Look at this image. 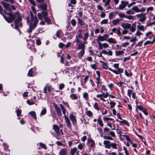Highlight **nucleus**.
Listing matches in <instances>:
<instances>
[{
	"label": "nucleus",
	"mask_w": 155,
	"mask_h": 155,
	"mask_svg": "<svg viewBox=\"0 0 155 155\" xmlns=\"http://www.w3.org/2000/svg\"><path fill=\"white\" fill-rule=\"evenodd\" d=\"M83 97L86 101H88L89 99L88 94L86 92H84L83 93Z\"/></svg>",
	"instance_id": "f704fd0d"
},
{
	"label": "nucleus",
	"mask_w": 155,
	"mask_h": 155,
	"mask_svg": "<svg viewBox=\"0 0 155 155\" xmlns=\"http://www.w3.org/2000/svg\"><path fill=\"white\" fill-rule=\"evenodd\" d=\"M126 13L127 14L130 15H133L135 14L133 10L132 9V8L131 9H130L127 11H126Z\"/></svg>",
	"instance_id": "c9c22d12"
},
{
	"label": "nucleus",
	"mask_w": 155,
	"mask_h": 155,
	"mask_svg": "<svg viewBox=\"0 0 155 155\" xmlns=\"http://www.w3.org/2000/svg\"><path fill=\"white\" fill-rule=\"evenodd\" d=\"M84 146V143L80 144L78 146V148L80 150H82Z\"/></svg>",
	"instance_id": "8fccbe9b"
},
{
	"label": "nucleus",
	"mask_w": 155,
	"mask_h": 155,
	"mask_svg": "<svg viewBox=\"0 0 155 155\" xmlns=\"http://www.w3.org/2000/svg\"><path fill=\"white\" fill-rule=\"evenodd\" d=\"M129 45V43L128 42H125L121 44V46L122 47H125Z\"/></svg>",
	"instance_id": "5fc2aeb1"
},
{
	"label": "nucleus",
	"mask_w": 155,
	"mask_h": 155,
	"mask_svg": "<svg viewBox=\"0 0 155 155\" xmlns=\"http://www.w3.org/2000/svg\"><path fill=\"white\" fill-rule=\"evenodd\" d=\"M97 130L99 131L100 133V134L101 135V137H102L103 134V132L102 131V129L100 127H98L97 128Z\"/></svg>",
	"instance_id": "de8ad7c7"
},
{
	"label": "nucleus",
	"mask_w": 155,
	"mask_h": 155,
	"mask_svg": "<svg viewBox=\"0 0 155 155\" xmlns=\"http://www.w3.org/2000/svg\"><path fill=\"white\" fill-rule=\"evenodd\" d=\"M121 26L124 29H129L132 32H134L136 29V23L135 22L132 25L130 24L123 22L121 25Z\"/></svg>",
	"instance_id": "20e7f679"
},
{
	"label": "nucleus",
	"mask_w": 155,
	"mask_h": 155,
	"mask_svg": "<svg viewBox=\"0 0 155 155\" xmlns=\"http://www.w3.org/2000/svg\"><path fill=\"white\" fill-rule=\"evenodd\" d=\"M53 128L56 134L57 135H60L59 131L60 128L58 126L57 124H54L53 126Z\"/></svg>",
	"instance_id": "4468645a"
},
{
	"label": "nucleus",
	"mask_w": 155,
	"mask_h": 155,
	"mask_svg": "<svg viewBox=\"0 0 155 155\" xmlns=\"http://www.w3.org/2000/svg\"><path fill=\"white\" fill-rule=\"evenodd\" d=\"M116 16V15L114 12H111L109 14V18L110 20L114 18Z\"/></svg>",
	"instance_id": "412c9836"
},
{
	"label": "nucleus",
	"mask_w": 155,
	"mask_h": 155,
	"mask_svg": "<svg viewBox=\"0 0 155 155\" xmlns=\"http://www.w3.org/2000/svg\"><path fill=\"white\" fill-rule=\"evenodd\" d=\"M45 20L47 22L48 24H49L51 23L50 19L48 17H45L44 18Z\"/></svg>",
	"instance_id": "13d9d810"
},
{
	"label": "nucleus",
	"mask_w": 155,
	"mask_h": 155,
	"mask_svg": "<svg viewBox=\"0 0 155 155\" xmlns=\"http://www.w3.org/2000/svg\"><path fill=\"white\" fill-rule=\"evenodd\" d=\"M146 14L145 13H141L140 14H138L136 15V16L139 18V21L142 22H143L146 19Z\"/></svg>",
	"instance_id": "0eeeda50"
},
{
	"label": "nucleus",
	"mask_w": 155,
	"mask_h": 155,
	"mask_svg": "<svg viewBox=\"0 0 155 155\" xmlns=\"http://www.w3.org/2000/svg\"><path fill=\"white\" fill-rule=\"evenodd\" d=\"M137 30H141L143 31H144V26L141 25L140 23H139V25H137Z\"/></svg>",
	"instance_id": "bb28decb"
},
{
	"label": "nucleus",
	"mask_w": 155,
	"mask_h": 155,
	"mask_svg": "<svg viewBox=\"0 0 155 155\" xmlns=\"http://www.w3.org/2000/svg\"><path fill=\"white\" fill-rule=\"evenodd\" d=\"M77 150V149L76 147H74L70 151V153L71 155H75L74 153L76 152Z\"/></svg>",
	"instance_id": "cd10ccee"
},
{
	"label": "nucleus",
	"mask_w": 155,
	"mask_h": 155,
	"mask_svg": "<svg viewBox=\"0 0 155 155\" xmlns=\"http://www.w3.org/2000/svg\"><path fill=\"white\" fill-rule=\"evenodd\" d=\"M42 14L44 17V18H45V17H47L48 15V14L46 12L43 11L42 12Z\"/></svg>",
	"instance_id": "774afa93"
},
{
	"label": "nucleus",
	"mask_w": 155,
	"mask_h": 155,
	"mask_svg": "<svg viewBox=\"0 0 155 155\" xmlns=\"http://www.w3.org/2000/svg\"><path fill=\"white\" fill-rule=\"evenodd\" d=\"M108 20L107 19H104L103 20H102L101 22V25L102 24H107L108 23Z\"/></svg>",
	"instance_id": "3c124183"
},
{
	"label": "nucleus",
	"mask_w": 155,
	"mask_h": 155,
	"mask_svg": "<svg viewBox=\"0 0 155 155\" xmlns=\"http://www.w3.org/2000/svg\"><path fill=\"white\" fill-rule=\"evenodd\" d=\"M143 41L142 40L139 42L136 45L135 47H137V46L140 47L141 46L143 43Z\"/></svg>",
	"instance_id": "052dcab7"
},
{
	"label": "nucleus",
	"mask_w": 155,
	"mask_h": 155,
	"mask_svg": "<svg viewBox=\"0 0 155 155\" xmlns=\"http://www.w3.org/2000/svg\"><path fill=\"white\" fill-rule=\"evenodd\" d=\"M113 66L114 68H117V70H114V71L116 72V73H114V74H119L122 73L123 72V70L122 68H119V64H113Z\"/></svg>",
	"instance_id": "1a4fd4ad"
},
{
	"label": "nucleus",
	"mask_w": 155,
	"mask_h": 155,
	"mask_svg": "<svg viewBox=\"0 0 155 155\" xmlns=\"http://www.w3.org/2000/svg\"><path fill=\"white\" fill-rule=\"evenodd\" d=\"M4 12L6 15L9 16L7 17L6 16L4 15V18L6 21L9 23L12 22L14 20H15L14 28L18 30L20 32V31L19 29V27H21L22 25L21 23L20 22L22 20L21 18L20 13L18 12H16L15 13L12 14V12L10 13L7 12L5 11H4Z\"/></svg>",
	"instance_id": "f257e3e1"
},
{
	"label": "nucleus",
	"mask_w": 155,
	"mask_h": 155,
	"mask_svg": "<svg viewBox=\"0 0 155 155\" xmlns=\"http://www.w3.org/2000/svg\"><path fill=\"white\" fill-rule=\"evenodd\" d=\"M39 145L41 146L42 148H44L45 149H47V147L46 146L45 144L41 143H39Z\"/></svg>",
	"instance_id": "4d7b16f0"
},
{
	"label": "nucleus",
	"mask_w": 155,
	"mask_h": 155,
	"mask_svg": "<svg viewBox=\"0 0 155 155\" xmlns=\"http://www.w3.org/2000/svg\"><path fill=\"white\" fill-rule=\"evenodd\" d=\"M62 34V32L61 30H59L57 31L55 35L58 38H61V37Z\"/></svg>",
	"instance_id": "7c9ffc66"
},
{
	"label": "nucleus",
	"mask_w": 155,
	"mask_h": 155,
	"mask_svg": "<svg viewBox=\"0 0 155 155\" xmlns=\"http://www.w3.org/2000/svg\"><path fill=\"white\" fill-rule=\"evenodd\" d=\"M110 142L107 140H104L103 142L105 147L107 149H110Z\"/></svg>",
	"instance_id": "2eb2a0df"
},
{
	"label": "nucleus",
	"mask_w": 155,
	"mask_h": 155,
	"mask_svg": "<svg viewBox=\"0 0 155 155\" xmlns=\"http://www.w3.org/2000/svg\"><path fill=\"white\" fill-rule=\"evenodd\" d=\"M116 34H117L118 35L120 36L121 35V33L120 28H118L117 29V30Z\"/></svg>",
	"instance_id": "680f3d73"
},
{
	"label": "nucleus",
	"mask_w": 155,
	"mask_h": 155,
	"mask_svg": "<svg viewBox=\"0 0 155 155\" xmlns=\"http://www.w3.org/2000/svg\"><path fill=\"white\" fill-rule=\"evenodd\" d=\"M102 2L104 3V6L106 7L107 5H109L111 0H102Z\"/></svg>",
	"instance_id": "72a5a7b5"
},
{
	"label": "nucleus",
	"mask_w": 155,
	"mask_h": 155,
	"mask_svg": "<svg viewBox=\"0 0 155 155\" xmlns=\"http://www.w3.org/2000/svg\"><path fill=\"white\" fill-rule=\"evenodd\" d=\"M132 8L134 13L135 12L137 13L140 12V9L137 6H134L132 7Z\"/></svg>",
	"instance_id": "c756f323"
},
{
	"label": "nucleus",
	"mask_w": 155,
	"mask_h": 155,
	"mask_svg": "<svg viewBox=\"0 0 155 155\" xmlns=\"http://www.w3.org/2000/svg\"><path fill=\"white\" fill-rule=\"evenodd\" d=\"M60 107L56 104H54V107L57 115L59 117L62 116V112L64 116V119L68 127L70 128L71 127V124L68 117L66 115V110L64 106L61 104H59Z\"/></svg>",
	"instance_id": "f03ea898"
},
{
	"label": "nucleus",
	"mask_w": 155,
	"mask_h": 155,
	"mask_svg": "<svg viewBox=\"0 0 155 155\" xmlns=\"http://www.w3.org/2000/svg\"><path fill=\"white\" fill-rule=\"evenodd\" d=\"M128 3V1H122L119 6L118 9L120 10H123L126 7Z\"/></svg>",
	"instance_id": "9b49d317"
},
{
	"label": "nucleus",
	"mask_w": 155,
	"mask_h": 155,
	"mask_svg": "<svg viewBox=\"0 0 155 155\" xmlns=\"http://www.w3.org/2000/svg\"><path fill=\"white\" fill-rule=\"evenodd\" d=\"M38 7L41 8L43 10H46L47 9V5L45 3H43L39 5Z\"/></svg>",
	"instance_id": "aec40b11"
},
{
	"label": "nucleus",
	"mask_w": 155,
	"mask_h": 155,
	"mask_svg": "<svg viewBox=\"0 0 155 155\" xmlns=\"http://www.w3.org/2000/svg\"><path fill=\"white\" fill-rule=\"evenodd\" d=\"M87 144L91 148H94L95 145V143L94 141L90 138L87 139Z\"/></svg>",
	"instance_id": "f8f14e48"
},
{
	"label": "nucleus",
	"mask_w": 155,
	"mask_h": 155,
	"mask_svg": "<svg viewBox=\"0 0 155 155\" xmlns=\"http://www.w3.org/2000/svg\"><path fill=\"white\" fill-rule=\"evenodd\" d=\"M110 107L112 108L115 105L116 103L113 101H110Z\"/></svg>",
	"instance_id": "338daca9"
},
{
	"label": "nucleus",
	"mask_w": 155,
	"mask_h": 155,
	"mask_svg": "<svg viewBox=\"0 0 155 155\" xmlns=\"http://www.w3.org/2000/svg\"><path fill=\"white\" fill-rule=\"evenodd\" d=\"M59 155H67V150L65 149H61L59 152Z\"/></svg>",
	"instance_id": "5701e85b"
},
{
	"label": "nucleus",
	"mask_w": 155,
	"mask_h": 155,
	"mask_svg": "<svg viewBox=\"0 0 155 155\" xmlns=\"http://www.w3.org/2000/svg\"><path fill=\"white\" fill-rule=\"evenodd\" d=\"M118 146L119 145L117 144L116 143H110V147H111L112 148L114 149H117V146Z\"/></svg>",
	"instance_id": "e433bc0d"
},
{
	"label": "nucleus",
	"mask_w": 155,
	"mask_h": 155,
	"mask_svg": "<svg viewBox=\"0 0 155 155\" xmlns=\"http://www.w3.org/2000/svg\"><path fill=\"white\" fill-rule=\"evenodd\" d=\"M84 50H81L80 51L78 54V57L80 58H81L84 54Z\"/></svg>",
	"instance_id": "473e14b6"
},
{
	"label": "nucleus",
	"mask_w": 155,
	"mask_h": 155,
	"mask_svg": "<svg viewBox=\"0 0 155 155\" xmlns=\"http://www.w3.org/2000/svg\"><path fill=\"white\" fill-rule=\"evenodd\" d=\"M86 43H84V42L82 43V42L80 43L78 45V47L77 48L78 50L81 49V50H84L85 48V45L84 44Z\"/></svg>",
	"instance_id": "f3484780"
},
{
	"label": "nucleus",
	"mask_w": 155,
	"mask_h": 155,
	"mask_svg": "<svg viewBox=\"0 0 155 155\" xmlns=\"http://www.w3.org/2000/svg\"><path fill=\"white\" fill-rule=\"evenodd\" d=\"M65 85L63 83H61L59 84V87L60 90L62 89L64 87Z\"/></svg>",
	"instance_id": "bf43d9fd"
},
{
	"label": "nucleus",
	"mask_w": 155,
	"mask_h": 155,
	"mask_svg": "<svg viewBox=\"0 0 155 155\" xmlns=\"http://www.w3.org/2000/svg\"><path fill=\"white\" fill-rule=\"evenodd\" d=\"M30 13L31 15L30 20H35V19H38L36 15L34 16L33 13L31 11H30Z\"/></svg>",
	"instance_id": "a19ab883"
},
{
	"label": "nucleus",
	"mask_w": 155,
	"mask_h": 155,
	"mask_svg": "<svg viewBox=\"0 0 155 155\" xmlns=\"http://www.w3.org/2000/svg\"><path fill=\"white\" fill-rule=\"evenodd\" d=\"M70 97L73 100H77L78 97L77 95L75 94H72L70 96Z\"/></svg>",
	"instance_id": "c85d7f7f"
},
{
	"label": "nucleus",
	"mask_w": 155,
	"mask_h": 155,
	"mask_svg": "<svg viewBox=\"0 0 155 155\" xmlns=\"http://www.w3.org/2000/svg\"><path fill=\"white\" fill-rule=\"evenodd\" d=\"M29 114H30L33 117L35 120H37L36 115V113L34 111H31L29 112Z\"/></svg>",
	"instance_id": "a878e982"
},
{
	"label": "nucleus",
	"mask_w": 155,
	"mask_h": 155,
	"mask_svg": "<svg viewBox=\"0 0 155 155\" xmlns=\"http://www.w3.org/2000/svg\"><path fill=\"white\" fill-rule=\"evenodd\" d=\"M119 123L120 124H125L127 126H129V123L127 122V120H125L120 121L119 122Z\"/></svg>",
	"instance_id": "79ce46f5"
},
{
	"label": "nucleus",
	"mask_w": 155,
	"mask_h": 155,
	"mask_svg": "<svg viewBox=\"0 0 155 155\" xmlns=\"http://www.w3.org/2000/svg\"><path fill=\"white\" fill-rule=\"evenodd\" d=\"M109 37V35L107 34H104L103 36L99 35L96 39V41L97 43H101V41H107Z\"/></svg>",
	"instance_id": "39448f33"
},
{
	"label": "nucleus",
	"mask_w": 155,
	"mask_h": 155,
	"mask_svg": "<svg viewBox=\"0 0 155 155\" xmlns=\"http://www.w3.org/2000/svg\"><path fill=\"white\" fill-rule=\"evenodd\" d=\"M84 43H86V40L87 39L88 37L89 34L88 32H86L84 34Z\"/></svg>",
	"instance_id": "ea45409f"
},
{
	"label": "nucleus",
	"mask_w": 155,
	"mask_h": 155,
	"mask_svg": "<svg viewBox=\"0 0 155 155\" xmlns=\"http://www.w3.org/2000/svg\"><path fill=\"white\" fill-rule=\"evenodd\" d=\"M1 3L5 9V10L4 11H8V12L10 13L12 12V11L10 8V5L9 4L6 3L4 2H1Z\"/></svg>",
	"instance_id": "423d86ee"
},
{
	"label": "nucleus",
	"mask_w": 155,
	"mask_h": 155,
	"mask_svg": "<svg viewBox=\"0 0 155 155\" xmlns=\"http://www.w3.org/2000/svg\"><path fill=\"white\" fill-rule=\"evenodd\" d=\"M121 20V19L118 18H117L114 20L112 21V24L114 25H116L119 23Z\"/></svg>",
	"instance_id": "393cba45"
},
{
	"label": "nucleus",
	"mask_w": 155,
	"mask_h": 155,
	"mask_svg": "<svg viewBox=\"0 0 155 155\" xmlns=\"http://www.w3.org/2000/svg\"><path fill=\"white\" fill-rule=\"evenodd\" d=\"M108 50V51H107V50L104 49L102 50L101 53L110 56H112L113 54L112 51L110 50Z\"/></svg>",
	"instance_id": "dca6fc26"
},
{
	"label": "nucleus",
	"mask_w": 155,
	"mask_h": 155,
	"mask_svg": "<svg viewBox=\"0 0 155 155\" xmlns=\"http://www.w3.org/2000/svg\"><path fill=\"white\" fill-rule=\"evenodd\" d=\"M107 41L110 43L113 44H116L117 43V41L115 38H108L107 39Z\"/></svg>",
	"instance_id": "6ab92c4d"
},
{
	"label": "nucleus",
	"mask_w": 155,
	"mask_h": 155,
	"mask_svg": "<svg viewBox=\"0 0 155 155\" xmlns=\"http://www.w3.org/2000/svg\"><path fill=\"white\" fill-rule=\"evenodd\" d=\"M71 24L73 26H75L76 24V21L75 19H72L71 20Z\"/></svg>",
	"instance_id": "864d4df0"
},
{
	"label": "nucleus",
	"mask_w": 155,
	"mask_h": 155,
	"mask_svg": "<svg viewBox=\"0 0 155 155\" xmlns=\"http://www.w3.org/2000/svg\"><path fill=\"white\" fill-rule=\"evenodd\" d=\"M33 69L31 68L28 71V75L29 77H32L33 76Z\"/></svg>",
	"instance_id": "37998d69"
},
{
	"label": "nucleus",
	"mask_w": 155,
	"mask_h": 155,
	"mask_svg": "<svg viewBox=\"0 0 155 155\" xmlns=\"http://www.w3.org/2000/svg\"><path fill=\"white\" fill-rule=\"evenodd\" d=\"M3 146L4 147V150L6 152H8V153H9V150L8 149V146L5 143H3Z\"/></svg>",
	"instance_id": "4c0bfd02"
},
{
	"label": "nucleus",
	"mask_w": 155,
	"mask_h": 155,
	"mask_svg": "<svg viewBox=\"0 0 155 155\" xmlns=\"http://www.w3.org/2000/svg\"><path fill=\"white\" fill-rule=\"evenodd\" d=\"M51 89L52 87L51 85L49 84H47L44 87V92L45 94H47V91L48 92H50Z\"/></svg>",
	"instance_id": "ddd939ff"
},
{
	"label": "nucleus",
	"mask_w": 155,
	"mask_h": 155,
	"mask_svg": "<svg viewBox=\"0 0 155 155\" xmlns=\"http://www.w3.org/2000/svg\"><path fill=\"white\" fill-rule=\"evenodd\" d=\"M152 25H155V21H153L152 22H150L148 24H147L146 25V26H151Z\"/></svg>",
	"instance_id": "e2e57ef3"
},
{
	"label": "nucleus",
	"mask_w": 155,
	"mask_h": 155,
	"mask_svg": "<svg viewBox=\"0 0 155 155\" xmlns=\"http://www.w3.org/2000/svg\"><path fill=\"white\" fill-rule=\"evenodd\" d=\"M103 138L105 139H107L110 140H113V138L109 136H107L105 135L103 137Z\"/></svg>",
	"instance_id": "603ef678"
},
{
	"label": "nucleus",
	"mask_w": 155,
	"mask_h": 155,
	"mask_svg": "<svg viewBox=\"0 0 155 155\" xmlns=\"http://www.w3.org/2000/svg\"><path fill=\"white\" fill-rule=\"evenodd\" d=\"M108 95V94L107 92L105 93H103L101 94H99L97 95L96 97L97 98H100L101 100L104 102H105L106 101L104 98H106Z\"/></svg>",
	"instance_id": "6e6552de"
},
{
	"label": "nucleus",
	"mask_w": 155,
	"mask_h": 155,
	"mask_svg": "<svg viewBox=\"0 0 155 155\" xmlns=\"http://www.w3.org/2000/svg\"><path fill=\"white\" fill-rule=\"evenodd\" d=\"M104 91L105 92L107 91V89L106 88L105 86L104 85L101 86V91Z\"/></svg>",
	"instance_id": "0e129e2a"
},
{
	"label": "nucleus",
	"mask_w": 155,
	"mask_h": 155,
	"mask_svg": "<svg viewBox=\"0 0 155 155\" xmlns=\"http://www.w3.org/2000/svg\"><path fill=\"white\" fill-rule=\"evenodd\" d=\"M102 68L106 69H108L110 71H112L114 73H116V72L114 71V70H113L111 68L108 67V66L107 65V64L105 63H104V64H102Z\"/></svg>",
	"instance_id": "a211bd4d"
},
{
	"label": "nucleus",
	"mask_w": 155,
	"mask_h": 155,
	"mask_svg": "<svg viewBox=\"0 0 155 155\" xmlns=\"http://www.w3.org/2000/svg\"><path fill=\"white\" fill-rule=\"evenodd\" d=\"M15 112L16 113L17 116L18 117H19L21 114V110L18 109L16 110Z\"/></svg>",
	"instance_id": "09e8293b"
},
{
	"label": "nucleus",
	"mask_w": 155,
	"mask_h": 155,
	"mask_svg": "<svg viewBox=\"0 0 155 155\" xmlns=\"http://www.w3.org/2000/svg\"><path fill=\"white\" fill-rule=\"evenodd\" d=\"M124 53V51H115V55L117 56H120Z\"/></svg>",
	"instance_id": "2f4dec72"
},
{
	"label": "nucleus",
	"mask_w": 155,
	"mask_h": 155,
	"mask_svg": "<svg viewBox=\"0 0 155 155\" xmlns=\"http://www.w3.org/2000/svg\"><path fill=\"white\" fill-rule=\"evenodd\" d=\"M85 114L89 117H91L93 116V113L90 110L87 111L85 112Z\"/></svg>",
	"instance_id": "c03bdc74"
},
{
	"label": "nucleus",
	"mask_w": 155,
	"mask_h": 155,
	"mask_svg": "<svg viewBox=\"0 0 155 155\" xmlns=\"http://www.w3.org/2000/svg\"><path fill=\"white\" fill-rule=\"evenodd\" d=\"M102 44V45L104 48H107L109 47L108 44L106 43H104Z\"/></svg>",
	"instance_id": "6e6d98bb"
},
{
	"label": "nucleus",
	"mask_w": 155,
	"mask_h": 155,
	"mask_svg": "<svg viewBox=\"0 0 155 155\" xmlns=\"http://www.w3.org/2000/svg\"><path fill=\"white\" fill-rule=\"evenodd\" d=\"M77 19L78 20V23L80 24V25L82 26L85 25L87 27V25L85 24V23L83 22V20L82 19H81L79 18H78Z\"/></svg>",
	"instance_id": "4be33fe9"
},
{
	"label": "nucleus",
	"mask_w": 155,
	"mask_h": 155,
	"mask_svg": "<svg viewBox=\"0 0 155 155\" xmlns=\"http://www.w3.org/2000/svg\"><path fill=\"white\" fill-rule=\"evenodd\" d=\"M26 19L27 23L30 22L29 29L27 30L28 32L29 33L31 32L35 28L38 22V19L30 20L29 17H27Z\"/></svg>",
	"instance_id": "7ed1b4c3"
},
{
	"label": "nucleus",
	"mask_w": 155,
	"mask_h": 155,
	"mask_svg": "<svg viewBox=\"0 0 155 155\" xmlns=\"http://www.w3.org/2000/svg\"><path fill=\"white\" fill-rule=\"evenodd\" d=\"M47 112V110L45 108H43L40 113V116L43 115L45 114Z\"/></svg>",
	"instance_id": "49530a36"
},
{
	"label": "nucleus",
	"mask_w": 155,
	"mask_h": 155,
	"mask_svg": "<svg viewBox=\"0 0 155 155\" xmlns=\"http://www.w3.org/2000/svg\"><path fill=\"white\" fill-rule=\"evenodd\" d=\"M69 118L71 120L73 124L74 125H75L77 123V119L75 116L74 115L73 112H71L70 114L69 115Z\"/></svg>",
	"instance_id": "9d476101"
},
{
	"label": "nucleus",
	"mask_w": 155,
	"mask_h": 155,
	"mask_svg": "<svg viewBox=\"0 0 155 155\" xmlns=\"http://www.w3.org/2000/svg\"><path fill=\"white\" fill-rule=\"evenodd\" d=\"M109 134L112 137H115V133L113 131H110L109 132Z\"/></svg>",
	"instance_id": "69168bd1"
},
{
	"label": "nucleus",
	"mask_w": 155,
	"mask_h": 155,
	"mask_svg": "<svg viewBox=\"0 0 155 155\" xmlns=\"http://www.w3.org/2000/svg\"><path fill=\"white\" fill-rule=\"evenodd\" d=\"M103 119L105 121H107L113 120L112 118L109 117L107 116H104L103 117Z\"/></svg>",
	"instance_id": "58836bf2"
},
{
	"label": "nucleus",
	"mask_w": 155,
	"mask_h": 155,
	"mask_svg": "<svg viewBox=\"0 0 155 155\" xmlns=\"http://www.w3.org/2000/svg\"><path fill=\"white\" fill-rule=\"evenodd\" d=\"M94 108L96 110H100V108L98 106V104L95 102L93 105Z\"/></svg>",
	"instance_id": "a18cd8bd"
},
{
	"label": "nucleus",
	"mask_w": 155,
	"mask_h": 155,
	"mask_svg": "<svg viewBox=\"0 0 155 155\" xmlns=\"http://www.w3.org/2000/svg\"><path fill=\"white\" fill-rule=\"evenodd\" d=\"M97 123L99 124L100 126L103 127L104 126V124L103 122V121L100 117H99L97 119Z\"/></svg>",
	"instance_id": "b1692460"
}]
</instances>
